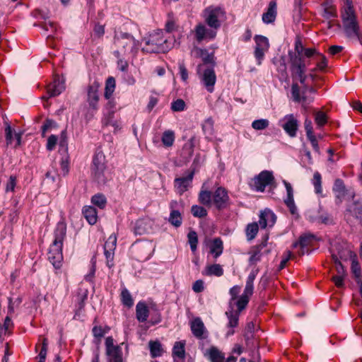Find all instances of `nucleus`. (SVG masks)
<instances>
[{"instance_id": "1", "label": "nucleus", "mask_w": 362, "mask_h": 362, "mask_svg": "<svg viewBox=\"0 0 362 362\" xmlns=\"http://www.w3.org/2000/svg\"><path fill=\"white\" fill-rule=\"evenodd\" d=\"M66 234V225L64 221H59L54 230V240L48 252V259L55 269H60L62 265V247Z\"/></svg>"}, {"instance_id": "2", "label": "nucleus", "mask_w": 362, "mask_h": 362, "mask_svg": "<svg viewBox=\"0 0 362 362\" xmlns=\"http://www.w3.org/2000/svg\"><path fill=\"white\" fill-rule=\"evenodd\" d=\"M170 49L168 40L163 37V33L160 30L151 33L146 45L142 48L143 52L148 53L165 52Z\"/></svg>"}, {"instance_id": "3", "label": "nucleus", "mask_w": 362, "mask_h": 362, "mask_svg": "<svg viewBox=\"0 0 362 362\" xmlns=\"http://www.w3.org/2000/svg\"><path fill=\"white\" fill-rule=\"evenodd\" d=\"M315 92V89L312 86L300 87L297 83H293L291 86L293 100L295 103H300L305 109H307L308 105L313 102Z\"/></svg>"}, {"instance_id": "4", "label": "nucleus", "mask_w": 362, "mask_h": 362, "mask_svg": "<svg viewBox=\"0 0 362 362\" xmlns=\"http://www.w3.org/2000/svg\"><path fill=\"white\" fill-rule=\"evenodd\" d=\"M114 43L118 47H122L124 54L132 57L135 56L140 46L139 42L132 35L123 32H115Z\"/></svg>"}, {"instance_id": "5", "label": "nucleus", "mask_w": 362, "mask_h": 362, "mask_svg": "<svg viewBox=\"0 0 362 362\" xmlns=\"http://www.w3.org/2000/svg\"><path fill=\"white\" fill-rule=\"evenodd\" d=\"M249 185L251 189L260 192H264L267 187L272 190L276 187L273 173L269 170H263L259 173L250 181Z\"/></svg>"}, {"instance_id": "6", "label": "nucleus", "mask_w": 362, "mask_h": 362, "mask_svg": "<svg viewBox=\"0 0 362 362\" xmlns=\"http://www.w3.org/2000/svg\"><path fill=\"white\" fill-rule=\"evenodd\" d=\"M345 32L349 37L359 36V27L351 0H347V6L341 14Z\"/></svg>"}, {"instance_id": "7", "label": "nucleus", "mask_w": 362, "mask_h": 362, "mask_svg": "<svg viewBox=\"0 0 362 362\" xmlns=\"http://www.w3.org/2000/svg\"><path fill=\"white\" fill-rule=\"evenodd\" d=\"M105 171V156L101 151L96 152L93 159L91 173L99 184H104L106 182Z\"/></svg>"}, {"instance_id": "8", "label": "nucleus", "mask_w": 362, "mask_h": 362, "mask_svg": "<svg viewBox=\"0 0 362 362\" xmlns=\"http://www.w3.org/2000/svg\"><path fill=\"white\" fill-rule=\"evenodd\" d=\"M197 73L199 74L201 81L206 90L209 93H212L214 90V85L216 81L214 66H210L205 67V64H199L197 67Z\"/></svg>"}, {"instance_id": "9", "label": "nucleus", "mask_w": 362, "mask_h": 362, "mask_svg": "<svg viewBox=\"0 0 362 362\" xmlns=\"http://www.w3.org/2000/svg\"><path fill=\"white\" fill-rule=\"evenodd\" d=\"M114 344V339L108 337L105 339V352L107 356V362H123L122 351L121 345Z\"/></svg>"}, {"instance_id": "10", "label": "nucleus", "mask_w": 362, "mask_h": 362, "mask_svg": "<svg viewBox=\"0 0 362 362\" xmlns=\"http://www.w3.org/2000/svg\"><path fill=\"white\" fill-rule=\"evenodd\" d=\"M306 63L304 59L297 56L292 59V64L291 65V71L293 78H298L301 84L300 87L307 86L305 81L307 76L305 75Z\"/></svg>"}, {"instance_id": "11", "label": "nucleus", "mask_w": 362, "mask_h": 362, "mask_svg": "<svg viewBox=\"0 0 362 362\" xmlns=\"http://www.w3.org/2000/svg\"><path fill=\"white\" fill-rule=\"evenodd\" d=\"M223 12L221 8L210 6L204 11V17L206 24L211 28L217 30L221 26L219 18Z\"/></svg>"}, {"instance_id": "12", "label": "nucleus", "mask_w": 362, "mask_h": 362, "mask_svg": "<svg viewBox=\"0 0 362 362\" xmlns=\"http://www.w3.org/2000/svg\"><path fill=\"white\" fill-rule=\"evenodd\" d=\"M280 126L291 137L296 136L298 128V121L293 114L286 115L280 121Z\"/></svg>"}, {"instance_id": "13", "label": "nucleus", "mask_w": 362, "mask_h": 362, "mask_svg": "<svg viewBox=\"0 0 362 362\" xmlns=\"http://www.w3.org/2000/svg\"><path fill=\"white\" fill-rule=\"evenodd\" d=\"M117 245V237L115 234L109 236L104 245V254L106 257V264L109 268L113 267L115 250Z\"/></svg>"}, {"instance_id": "14", "label": "nucleus", "mask_w": 362, "mask_h": 362, "mask_svg": "<svg viewBox=\"0 0 362 362\" xmlns=\"http://www.w3.org/2000/svg\"><path fill=\"white\" fill-rule=\"evenodd\" d=\"M229 200L227 190L222 187H218L213 194L212 201L218 209L226 208Z\"/></svg>"}, {"instance_id": "15", "label": "nucleus", "mask_w": 362, "mask_h": 362, "mask_svg": "<svg viewBox=\"0 0 362 362\" xmlns=\"http://www.w3.org/2000/svg\"><path fill=\"white\" fill-rule=\"evenodd\" d=\"M194 172L188 173L185 176L177 177L175 179L174 185L175 191L180 195L187 191L192 187Z\"/></svg>"}, {"instance_id": "16", "label": "nucleus", "mask_w": 362, "mask_h": 362, "mask_svg": "<svg viewBox=\"0 0 362 362\" xmlns=\"http://www.w3.org/2000/svg\"><path fill=\"white\" fill-rule=\"evenodd\" d=\"M191 55L195 58H201L203 61L202 64H205V67L213 66H215V57L213 53H209L205 49H201L194 47L191 50Z\"/></svg>"}, {"instance_id": "17", "label": "nucleus", "mask_w": 362, "mask_h": 362, "mask_svg": "<svg viewBox=\"0 0 362 362\" xmlns=\"http://www.w3.org/2000/svg\"><path fill=\"white\" fill-rule=\"evenodd\" d=\"M135 249L137 251V258L141 261L148 259L154 250V247L151 242H143L136 243Z\"/></svg>"}, {"instance_id": "18", "label": "nucleus", "mask_w": 362, "mask_h": 362, "mask_svg": "<svg viewBox=\"0 0 362 362\" xmlns=\"http://www.w3.org/2000/svg\"><path fill=\"white\" fill-rule=\"evenodd\" d=\"M65 89L64 79L63 77L56 76L54 81L47 88V93L49 95L48 98L55 97L59 95Z\"/></svg>"}, {"instance_id": "19", "label": "nucleus", "mask_w": 362, "mask_h": 362, "mask_svg": "<svg viewBox=\"0 0 362 362\" xmlns=\"http://www.w3.org/2000/svg\"><path fill=\"white\" fill-rule=\"evenodd\" d=\"M190 328L193 335L197 339H206L208 337V332L200 317H196L191 322Z\"/></svg>"}, {"instance_id": "20", "label": "nucleus", "mask_w": 362, "mask_h": 362, "mask_svg": "<svg viewBox=\"0 0 362 362\" xmlns=\"http://www.w3.org/2000/svg\"><path fill=\"white\" fill-rule=\"evenodd\" d=\"M276 221V216L274 213L269 209H265L261 211L259 214V224L261 228H266L267 227H272Z\"/></svg>"}, {"instance_id": "21", "label": "nucleus", "mask_w": 362, "mask_h": 362, "mask_svg": "<svg viewBox=\"0 0 362 362\" xmlns=\"http://www.w3.org/2000/svg\"><path fill=\"white\" fill-rule=\"evenodd\" d=\"M268 235H266L263 239V241L258 245L252 247L249 252L250 255L249 262L250 264H255L260 261L262 257V250L266 247Z\"/></svg>"}, {"instance_id": "22", "label": "nucleus", "mask_w": 362, "mask_h": 362, "mask_svg": "<svg viewBox=\"0 0 362 362\" xmlns=\"http://www.w3.org/2000/svg\"><path fill=\"white\" fill-rule=\"evenodd\" d=\"M283 183L286 187L287 194L286 197L284 199V203L288 208L290 212L294 215L297 213V207L294 202L293 187L286 180H283Z\"/></svg>"}, {"instance_id": "23", "label": "nucleus", "mask_w": 362, "mask_h": 362, "mask_svg": "<svg viewBox=\"0 0 362 362\" xmlns=\"http://www.w3.org/2000/svg\"><path fill=\"white\" fill-rule=\"evenodd\" d=\"M195 38L198 42H201L205 38L213 39L216 35V32L209 30L203 24H198L194 28Z\"/></svg>"}, {"instance_id": "24", "label": "nucleus", "mask_w": 362, "mask_h": 362, "mask_svg": "<svg viewBox=\"0 0 362 362\" xmlns=\"http://www.w3.org/2000/svg\"><path fill=\"white\" fill-rule=\"evenodd\" d=\"M98 88L99 83L94 82L89 86L88 89V101L89 105L93 109L97 108V104L99 100Z\"/></svg>"}, {"instance_id": "25", "label": "nucleus", "mask_w": 362, "mask_h": 362, "mask_svg": "<svg viewBox=\"0 0 362 362\" xmlns=\"http://www.w3.org/2000/svg\"><path fill=\"white\" fill-rule=\"evenodd\" d=\"M276 3L270 1L267 11L262 15V21L266 24L272 23L276 20Z\"/></svg>"}, {"instance_id": "26", "label": "nucleus", "mask_w": 362, "mask_h": 362, "mask_svg": "<svg viewBox=\"0 0 362 362\" xmlns=\"http://www.w3.org/2000/svg\"><path fill=\"white\" fill-rule=\"evenodd\" d=\"M362 215V202H354L351 204L346 210L345 216L346 219L350 220V216L358 219L361 217Z\"/></svg>"}, {"instance_id": "27", "label": "nucleus", "mask_w": 362, "mask_h": 362, "mask_svg": "<svg viewBox=\"0 0 362 362\" xmlns=\"http://www.w3.org/2000/svg\"><path fill=\"white\" fill-rule=\"evenodd\" d=\"M333 192L337 199V204L341 203L346 194L345 186L341 180L337 179L335 180L333 186Z\"/></svg>"}, {"instance_id": "28", "label": "nucleus", "mask_w": 362, "mask_h": 362, "mask_svg": "<svg viewBox=\"0 0 362 362\" xmlns=\"http://www.w3.org/2000/svg\"><path fill=\"white\" fill-rule=\"evenodd\" d=\"M257 273H258L257 269H253L248 275L247 280H246L245 289L243 293V295L250 297L253 294L254 281L256 278Z\"/></svg>"}, {"instance_id": "29", "label": "nucleus", "mask_w": 362, "mask_h": 362, "mask_svg": "<svg viewBox=\"0 0 362 362\" xmlns=\"http://www.w3.org/2000/svg\"><path fill=\"white\" fill-rule=\"evenodd\" d=\"M5 134H6V141L7 145L12 144L13 139H16V146H20L21 140V134L20 133H14L13 134V131L11 127L6 124L5 127Z\"/></svg>"}, {"instance_id": "30", "label": "nucleus", "mask_w": 362, "mask_h": 362, "mask_svg": "<svg viewBox=\"0 0 362 362\" xmlns=\"http://www.w3.org/2000/svg\"><path fill=\"white\" fill-rule=\"evenodd\" d=\"M82 213L87 220V221L90 224L93 225L97 222L98 215L96 209L91 206H86L83 208Z\"/></svg>"}, {"instance_id": "31", "label": "nucleus", "mask_w": 362, "mask_h": 362, "mask_svg": "<svg viewBox=\"0 0 362 362\" xmlns=\"http://www.w3.org/2000/svg\"><path fill=\"white\" fill-rule=\"evenodd\" d=\"M148 308L145 303L139 302L136 306V318L139 322L146 321L148 317Z\"/></svg>"}, {"instance_id": "32", "label": "nucleus", "mask_w": 362, "mask_h": 362, "mask_svg": "<svg viewBox=\"0 0 362 362\" xmlns=\"http://www.w3.org/2000/svg\"><path fill=\"white\" fill-rule=\"evenodd\" d=\"M202 274L204 276H216L219 277L223 274V269L221 265L218 264H209L202 272Z\"/></svg>"}, {"instance_id": "33", "label": "nucleus", "mask_w": 362, "mask_h": 362, "mask_svg": "<svg viewBox=\"0 0 362 362\" xmlns=\"http://www.w3.org/2000/svg\"><path fill=\"white\" fill-rule=\"evenodd\" d=\"M185 341H176L173 348V356L174 358L185 359Z\"/></svg>"}, {"instance_id": "34", "label": "nucleus", "mask_w": 362, "mask_h": 362, "mask_svg": "<svg viewBox=\"0 0 362 362\" xmlns=\"http://www.w3.org/2000/svg\"><path fill=\"white\" fill-rule=\"evenodd\" d=\"M323 8L322 16L326 19H332L336 17V8L331 0H327L322 4Z\"/></svg>"}, {"instance_id": "35", "label": "nucleus", "mask_w": 362, "mask_h": 362, "mask_svg": "<svg viewBox=\"0 0 362 362\" xmlns=\"http://www.w3.org/2000/svg\"><path fill=\"white\" fill-rule=\"evenodd\" d=\"M351 272L356 278L357 284L360 286V291L362 295L361 269L359 263L355 258L351 259Z\"/></svg>"}, {"instance_id": "36", "label": "nucleus", "mask_w": 362, "mask_h": 362, "mask_svg": "<svg viewBox=\"0 0 362 362\" xmlns=\"http://www.w3.org/2000/svg\"><path fill=\"white\" fill-rule=\"evenodd\" d=\"M226 314L228 318V326L230 328H231L226 333V336L229 337L234 334V330L233 329V328L235 327L238 324L239 313L236 312L233 313V311H230L226 312Z\"/></svg>"}, {"instance_id": "37", "label": "nucleus", "mask_w": 362, "mask_h": 362, "mask_svg": "<svg viewBox=\"0 0 362 362\" xmlns=\"http://www.w3.org/2000/svg\"><path fill=\"white\" fill-rule=\"evenodd\" d=\"M148 347L150 350V354L152 358L160 357L163 354V349L162 347L161 343L156 340L152 341L151 340L148 342Z\"/></svg>"}, {"instance_id": "38", "label": "nucleus", "mask_w": 362, "mask_h": 362, "mask_svg": "<svg viewBox=\"0 0 362 362\" xmlns=\"http://www.w3.org/2000/svg\"><path fill=\"white\" fill-rule=\"evenodd\" d=\"M314 236L313 235H304L300 237L299 240L293 243V247H300L301 251L299 252V255L304 254V248L310 244L313 240Z\"/></svg>"}, {"instance_id": "39", "label": "nucleus", "mask_w": 362, "mask_h": 362, "mask_svg": "<svg viewBox=\"0 0 362 362\" xmlns=\"http://www.w3.org/2000/svg\"><path fill=\"white\" fill-rule=\"evenodd\" d=\"M207 354L211 362H225L224 356L221 352L215 346L211 347L208 351Z\"/></svg>"}, {"instance_id": "40", "label": "nucleus", "mask_w": 362, "mask_h": 362, "mask_svg": "<svg viewBox=\"0 0 362 362\" xmlns=\"http://www.w3.org/2000/svg\"><path fill=\"white\" fill-rule=\"evenodd\" d=\"M223 242L220 238H215L210 247V252L214 255L215 258L219 257L223 252Z\"/></svg>"}, {"instance_id": "41", "label": "nucleus", "mask_w": 362, "mask_h": 362, "mask_svg": "<svg viewBox=\"0 0 362 362\" xmlns=\"http://www.w3.org/2000/svg\"><path fill=\"white\" fill-rule=\"evenodd\" d=\"M259 230V226L257 223H249L247 226L245 233L247 240L248 241L252 240L257 235Z\"/></svg>"}, {"instance_id": "42", "label": "nucleus", "mask_w": 362, "mask_h": 362, "mask_svg": "<svg viewBox=\"0 0 362 362\" xmlns=\"http://www.w3.org/2000/svg\"><path fill=\"white\" fill-rule=\"evenodd\" d=\"M162 143L166 147L172 146L175 141V133L172 130H166L163 132L162 138Z\"/></svg>"}, {"instance_id": "43", "label": "nucleus", "mask_w": 362, "mask_h": 362, "mask_svg": "<svg viewBox=\"0 0 362 362\" xmlns=\"http://www.w3.org/2000/svg\"><path fill=\"white\" fill-rule=\"evenodd\" d=\"M255 41L256 43V49L268 51L269 43L268 39L266 37L262 35H256L255 37Z\"/></svg>"}, {"instance_id": "44", "label": "nucleus", "mask_w": 362, "mask_h": 362, "mask_svg": "<svg viewBox=\"0 0 362 362\" xmlns=\"http://www.w3.org/2000/svg\"><path fill=\"white\" fill-rule=\"evenodd\" d=\"M115 80L113 77L110 76L106 81L105 88V97L106 99H109L115 89Z\"/></svg>"}, {"instance_id": "45", "label": "nucleus", "mask_w": 362, "mask_h": 362, "mask_svg": "<svg viewBox=\"0 0 362 362\" xmlns=\"http://www.w3.org/2000/svg\"><path fill=\"white\" fill-rule=\"evenodd\" d=\"M168 221L173 226L175 227L180 226L182 221L180 212L177 210L171 211Z\"/></svg>"}, {"instance_id": "46", "label": "nucleus", "mask_w": 362, "mask_h": 362, "mask_svg": "<svg viewBox=\"0 0 362 362\" xmlns=\"http://www.w3.org/2000/svg\"><path fill=\"white\" fill-rule=\"evenodd\" d=\"M121 300L124 305L131 308L134 305L132 295L127 288L122 289L121 292Z\"/></svg>"}, {"instance_id": "47", "label": "nucleus", "mask_w": 362, "mask_h": 362, "mask_svg": "<svg viewBox=\"0 0 362 362\" xmlns=\"http://www.w3.org/2000/svg\"><path fill=\"white\" fill-rule=\"evenodd\" d=\"M312 183L315 187V192L317 194H321L322 192V177L320 173L315 172L313 175Z\"/></svg>"}, {"instance_id": "48", "label": "nucleus", "mask_w": 362, "mask_h": 362, "mask_svg": "<svg viewBox=\"0 0 362 362\" xmlns=\"http://www.w3.org/2000/svg\"><path fill=\"white\" fill-rule=\"evenodd\" d=\"M213 194L208 190H202L199 195V201L204 205H211Z\"/></svg>"}, {"instance_id": "49", "label": "nucleus", "mask_w": 362, "mask_h": 362, "mask_svg": "<svg viewBox=\"0 0 362 362\" xmlns=\"http://www.w3.org/2000/svg\"><path fill=\"white\" fill-rule=\"evenodd\" d=\"M91 202L100 209H104L107 204V199L103 194H97L92 197Z\"/></svg>"}, {"instance_id": "50", "label": "nucleus", "mask_w": 362, "mask_h": 362, "mask_svg": "<svg viewBox=\"0 0 362 362\" xmlns=\"http://www.w3.org/2000/svg\"><path fill=\"white\" fill-rule=\"evenodd\" d=\"M202 130L205 135L210 136L214 133V121L209 117L205 119L202 124Z\"/></svg>"}, {"instance_id": "51", "label": "nucleus", "mask_w": 362, "mask_h": 362, "mask_svg": "<svg viewBox=\"0 0 362 362\" xmlns=\"http://www.w3.org/2000/svg\"><path fill=\"white\" fill-rule=\"evenodd\" d=\"M269 122L267 119H256L252 122V127L256 130H263L268 127Z\"/></svg>"}, {"instance_id": "52", "label": "nucleus", "mask_w": 362, "mask_h": 362, "mask_svg": "<svg viewBox=\"0 0 362 362\" xmlns=\"http://www.w3.org/2000/svg\"><path fill=\"white\" fill-rule=\"evenodd\" d=\"M250 298V297H248V296H245L243 294H242L239 297V298L238 299V300L235 303V304H236V305L238 307V311L236 313H240L243 310H244L245 308V307L247 306V303H249Z\"/></svg>"}, {"instance_id": "53", "label": "nucleus", "mask_w": 362, "mask_h": 362, "mask_svg": "<svg viewBox=\"0 0 362 362\" xmlns=\"http://www.w3.org/2000/svg\"><path fill=\"white\" fill-rule=\"evenodd\" d=\"M187 238L192 251H196L198 243V238L197 233L195 231H190L187 235Z\"/></svg>"}, {"instance_id": "54", "label": "nucleus", "mask_w": 362, "mask_h": 362, "mask_svg": "<svg viewBox=\"0 0 362 362\" xmlns=\"http://www.w3.org/2000/svg\"><path fill=\"white\" fill-rule=\"evenodd\" d=\"M315 121L319 128L323 127L327 122V117L325 112H317L315 115Z\"/></svg>"}, {"instance_id": "55", "label": "nucleus", "mask_w": 362, "mask_h": 362, "mask_svg": "<svg viewBox=\"0 0 362 362\" xmlns=\"http://www.w3.org/2000/svg\"><path fill=\"white\" fill-rule=\"evenodd\" d=\"M303 47L302 43L300 41L296 42L295 50L296 53L293 54L292 52H289L290 59H291V65L292 64V59L298 56L300 59H303L302 57V52H303Z\"/></svg>"}, {"instance_id": "56", "label": "nucleus", "mask_w": 362, "mask_h": 362, "mask_svg": "<svg viewBox=\"0 0 362 362\" xmlns=\"http://www.w3.org/2000/svg\"><path fill=\"white\" fill-rule=\"evenodd\" d=\"M191 211L194 216L198 218H202L207 215L206 210L204 207L198 205L192 206Z\"/></svg>"}, {"instance_id": "57", "label": "nucleus", "mask_w": 362, "mask_h": 362, "mask_svg": "<svg viewBox=\"0 0 362 362\" xmlns=\"http://www.w3.org/2000/svg\"><path fill=\"white\" fill-rule=\"evenodd\" d=\"M186 104L182 99H177L171 103V109L174 112H181L185 109Z\"/></svg>"}, {"instance_id": "58", "label": "nucleus", "mask_w": 362, "mask_h": 362, "mask_svg": "<svg viewBox=\"0 0 362 362\" xmlns=\"http://www.w3.org/2000/svg\"><path fill=\"white\" fill-rule=\"evenodd\" d=\"M317 62V69L324 70L327 66L326 57L321 53H317V57L315 59Z\"/></svg>"}, {"instance_id": "59", "label": "nucleus", "mask_w": 362, "mask_h": 362, "mask_svg": "<svg viewBox=\"0 0 362 362\" xmlns=\"http://www.w3.org/2000/svg\"><path fill=\"white\" fill-rule=\"evenodd\" d=\"M115 55L118 58L117 66L122 71H127L128 68V63L126 60L120 59V53L119 51L115 52Z\"/></svg>"}, {"instance_id": "60", "label": "nucleus", "mask_w": 362, "mask_h": 362, "mask_svg": "<svg viewBox=\"0 0 362 362\" xmlns=\"http://www.w3.org/2000/svg\"><path fill=\"white\" fill-rule=\"evenodd\" d=\"M16 186V177L11 175L10 176L6 185V192H13L15 189V187Z\"/></svg>"}, {"instance_id": "61", "label": "nucleus", "mask_w": 362, "mask_h": 362, "mask_svg": "<svg viewBox=\"0 0 362 362\" xmlns=\"http://www.w3.org/2000/svg\"><path fill=\"white\" fill-rule=\"evenodd\" d=\"M57 142V137L54 135H51L47 139V149L48 151H52Z\"/></svg>"}, {"instance_id": "62", "label": "nucleus", "mask_w": 362, "mask_h": 362, "mask_svg": "<svg viewBox=\"0 0 362 362\" xmlns=\"http://www.w3.org/2000/svg\"><path fill=\"white\" fill-rule=\"evenodd\" d=\"M179 71L182 80L186 81L188 78V72L183 62L179 63Z\"/></svg>"}, {"instance_id": "63", "label": "nucleus", "mask_w": 362, "mask_h": 362, "mask_svg": "<svg viewBox=\"0 0 362 362\" xmlns=\"http://www.w3.org/2000/svg\"><path fill=\"white\" fill-rule=\"evenodd\" d=\"M267 51L262 50L259 49H255V57L257 61V64L260 65L262 64V60L264 59L265 52Z\"/></svg>"}, {"instance_id": "64", "label": "nucleus", "mask_w": 362, "mask_h": 362, "mask_svg": "<svg viewBox=\"0 0 362 362\" xmlns=\"http://www.w3.org/2000/svg\"><path fill=\"white\" fill-rule=\"evenodd\" d=\"M204 281L202 280H197L192 286V290L195 293H200L204 291Z\"/></svg>"}]
</instances>
